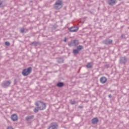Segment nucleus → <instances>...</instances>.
<instances>
[{
  "instance_id": "1",
  "label": "nucleus",
  "mask_w": 129,
  "mask_h": 129,
  "mask_svg": "<svg viewBox=\"0 0 129 129\" xmlns=\"http://www.w3.org/2000/svg\"><path fill=\"white\" fill-rule=\"evenodd\" d=\"M53 7L55 10H61L63 8V1L62 0H57Z\"/></svg>"
},
{
  "instance_id": "2",
  "label": "nucleus",
  "mask_w": 129,
  "mask_h": 129,
  "mask_svg": "<svg viewBox=\"0 0 129 129\" xmlns=\"http://www.w3.org/2000/svg\"><path fill=\"white\" fill-rule=\"evenodd\" d=\"M35 104L40 110H44L46 108V104L41 101H36Z\"/></svg>"
},
{
  "instance_id": "3",
  "label": "nucleus",
  "mask_w": 129,
  "mask_h": 129,
  "mask_svg": "<svg viewBox=\"0 0 129 129\" xmlns=\"http://www.w3.org/2000/svg\"><path fill=\"white\" fill-rule=\"evenodd\" d=\"M32 72V67H29L27 69H24L22 72V74L23 76H28L30 75Z\"/></svg>"
},
{
  "instance_id": "4",
  "label": "nucleus",
  "mask_w": 129,
  "mask_h": 129,
  "mask_svg": "<svg viewBox=\"0 0 129 129\" xmlns=\"http://www.w3.org/2000/svg\"><path fill=\"white\" fill-rule=\"evenodd\" d=\"M34 117L35 116H34V115L26 116L25 117V120H26L27 123H28V124H31L33 122V119H34Z\"/></svg>"
},
{
  "instance_id": "5",
  "label": "nucleus",
  "mask_w": 129,
  "mask_h": 129,
  "mask_svg": "<svg viewBox=\"0 0 129 129\" xmlns=\"http://www.w3.org/2000/svg\"><path fill=\"white\" fill-rule=\"evenodd\" d=\"M12 84V82L11 81H7L3 82L1 85L2 87H4V88H7V87H9V86Z\"/></svg>"
},
{
  "instance_id": "6",
  "label": "nucleus",
  "mask_w": 129,
  "mask_h": 129,
  "mask_svg": "<svg viewBox=\"0 0 129 129\" xmlns=\"http://www.w3.org/2000/svg\"><path fill=\"white\" fill-rule=\"evenodd\" d=\"M113 42V40L112 39H106L102 41L103 44H104V45H111Z\"/></svg>"
},
{
  "instance_id": "7",
  "label": "nucleus",
  "mask_w": 129,
  "mask_h": 129,
  "mask_svg": "<svg viewBox=\"0 0 129 129\" xmlns=\"http://www.w3.org/2000/svg\"><path fill=\"white\" fill-rule=\"evenodd\" d=\"M119 63L122 65H124L125 64V63H126V57H121L119 59Z\"/></svg>"
},
{
  "instance_id": "8",
  "label": "nucleus",
  "mask_w": 129,
  "mask_h": 129,
  "mask_svg": "<svg viewBox=\"0 0 129 129\" xmlns=\"http://www.w3.org/2000/svg\"><path fill=\"white\" fill-rule=\"evenodd\" d=\"M118 1H121V0H118ZM116 4V0H108V5L109 6H114Z\"/></svg>"
},
{
  "instance_id": "9",
  "label": "nucleus",
  "mask_w": 129,
  "mask_h": 129,
  "mask_svg": "<svg viewBox=\"0 0 129 129\" xmlns=\"http://www.w3.org/2000/svg\"><path fill=\"white\" fill-rule=\"evenodd\" d=\"M70 32H77L78 31V27L77 26H73L69 29Z\"/></svg>"
},
{
  "instance_id": "10",
  "label": "nucleus",
  "mask_w": 129,
  "mask_h": 129,
  "mask_svg": "<svg viewBox=\"0 0 129 129\" xmlns=\"http://www.w3.org/2000/svg\"><path fill=\"white\" fill-rule=\"evenodd\" d=\"M11 118L13 121H17L18 120V115L16 114H14L11 116Z\"/></svg>"
},
{
  "instance_id": "11",
  "label": "nucleus",
  "mask_w": 129,
  "mask_h": 129,
  "mask_svg": "<svg viewBox=\"0 0 129 129\" xmlns=\"http://www.w3.org/2000/svg\"><path fill=\"white\" fill-rule=\"evenodd\" d=\"M107 81V79H106V78H105V77H101L100 79V81L101 83H102V84H104V83H105V82H106Z\"/></svg>"
},
{
  "instance_id": "12",
  "label": "nucleus",
  "mask_w": 129,
  "mask_h": 129,
  "mask_svg": "<svg viewBox=\"0 0 129 129\" xmlns=\"http://www.w3.org/2000/svg\"><path fill=\"white\" fill-rule=\"evenodd\" d=\"M92 124H96L98 122V119L97 117L93 118L91 120Z\"/></svg>"
},
{
  "instance_id": "13",
  "label": "nucleus",
  "mask_w": 129,
  "mask_h": 129,
  "mask_svg": "<svg viewBox=\"0 0 129 129\" xmlns=\"http://www.w3.org/2000/svg\"><path fill=\"white\" fill-rule=\"evenodd\" d=\"M57 87H59V88H61V87H63L64 86V83L61 82H59L56 84Z\"/></svg>"
},
{
  "instance_id": "14",
  "label": "nucleus",
  "mask_w": 129,
  "mask_h": 129,
  "mask_svg": "<svg viewBox=\"0 0 129 129\" xmlns=\"http://www.w3.org/2000/svg\"><path fill=\"white\" fill-rule=\"evenodd\" d=\"M57 62L60 64L61 63H64V59H63L62 57L57 58Z\"/></svg>"
},
{
  "instance_id": "15",
  "label": "nucleus",
  "mask_w": 129,
  "mask_h": 129,
  "mask_svg": "<svg viewBox=\"0 0 129 129\" xmlns=\"http://www.w3.org/2000/svg\"><path fill=\"white\" fill-rule=\"evenodd\" d=\"M20 32L22 33V34H24V33L28 32V30L25 29L24 28H20Z\"/></svg>"
},
{
  "instance_id": "16",
  "label": "nucleus",
  "mask_w": 129,
  "mask_h": 129,
  "mask_svg": "<svg viewBox=\"0 0 129 129\" xmlns=\"http://www.w3.org/2000/svg\"><path fill=\"white\" fill-rule=\"evenodd\" d=\"M31 46H38L39 45V42L37 41H34L30 43Z\"/></svg>"
},
{
  "instance_id": "17",
  "label": "nucleus",
  "mask_w": 129,
  "mask_h": 129,
  "mask_svg": "<svg viewBox=\"0 0 129 129\" xmlns=\"http://www.w3.org/2000/svg\"><path fill=\"white\" fill-rule=\"evenodd\" d=\"M82 49H83V46L82 45H79L77 46V49L79 51H81V50H82Z\"/></svg>"
},
{
  "instance_id": "18",
  "label": "nucleus",
  "mask_w": 129,
  "mask_h": 129,
  "mask_svg": "<svg viewBox=\"0 0 129 129\" xmlns=\"http://www.w3.org/2000/svg\"><path fill=\"white\" fill-rule=\"evenodd\" d=\"M73 42H74V45L75 46H77V45L79 44V41H78V40H74Z\"/></svg>"
},
{
  "instance_id": "19",
  "label": "nucleus",
  "mask_w": 129,
  "mask_h": 129,
  "mask_svg": "<svg viewBox=\"0 0 129 129\" xmlns=\"http://www.w3.org/2000/svg\"><path fill=\"white\" fill-rule=\"evenodd\" d=\"M86 67L87 68H91L92 67V64H91V62H88Z\"/></svg>"
},
{
  "instance_id": "20",
  "label": "nucleus",
  "mask_w": 129,
  "mask_h": 129,
  "mask_svg": "<svg viewBox=\"0 0 129 129\" xmlns=\"http://www.w3.org/2000/svg\"><path fill=\"white\" fill-rule=\"evenodd\" d=\"M48 129H57V127L56 126V125H51L49 126Z\"/></svg>"
},
{
  "instance_id": "21",
  "label": "nucleus",
  "mask_w": 129,
  "mask_h": 129,
  "mask_svg": "<svg viewBox=\"0 0 129 129\" xmlns=\"http://www.w3.org/2000/svg\"><path fill=\"white\" fill-rule=\"evenodd\" d=\"M68 46L69 47H73V46L74 45V41H71L69 44H68Z\"/></svg>"
},
{
  "instance_id": "22",
  "label": "nucleus",
  "mask_w": 129,
  "mask_h": 129,
  "mask_svg": "<svg viewBox=\"0 0 129 129\" xmlns=\"http://www.w3.org/2000/svg\"><path fill=\"white\" fill-rule=\"evenodd\" d=\"M73 53L74 54H79V51L78 49H74L73 50Z\"/></svg>"
},
{
  "instance_id": "23",
  "label": "nucleus",
  "mask_w": 129,
  "mask_h": 129,
  "mask_svg": "<svg viewBox=\"0 0 129 129\" xmlns=\"http://www.w3.org/2000/svg\"><path fill=\"white\" fill-rule=\"evenodd\" d=\"M34 111L35 113H37V112H39V108H38V107H35L34 109Z\"/></svg>"
},
{
  "instance_id": "24",
  "label": "nucleus",
  "mask_w": 129,
  "mask_h": 129,
  "mask_svg": "<svg viewBox=\"0 0 129 129\" xmlns=\"http://www.w3.org/2000/svg\"><path fill=\"white\" fill-rule=\"evenodd\" d=\"M5 44L6 46H10V45H11V43L8 41L5 42Z\"/></svg>"
},
{
  "instance_id": "25",
  "label": "nucleus",
  "mask_w": 129,
  "mask_h": 129,
  "mask_svg": "<svg viewBox=\"0 0 129 129\" xmlns=\"http://www.w3.org/2000/svg\"><path fill=\"white\" fill-rule=\"evenodd\" d=\"M17 83H18V79H15L14 80V85H16V84H17Z\"/></svg>"
},
{
  "instance_id": "26",
  "label": "nucleus",
  "mask_w": 129,
  "mask_h": 129,
  "mask_svg": "<svg viewBox=\"0 0 129 129\" xmlns=\"http://www.w3.org/2000/svg\"><path fill=\"white\" fill-rule=\"evenodd\" d=\"M4 7V5H3V2H2L1 0H0V8H2Z\"/></svg>"
},
{
  "instance_id": "27",
  "label": "nucleus",
  "mask_w": 129,
  "mask_h": 129,
  "mask_svg": "<svg viewBox=\"0 0 129 129\" xmlns=\"http://www.w3.org/2000/svg\"><path fill=\"white\" fill-rule=\"evenodd\" d=\"M71 104H75V103H76V101H72L71 102Z\"/></svg>"
},
{
  "instance_id": "28",
  "label": "nucleus",
  "mask_w": 129,
  "mask_h": 129,
  "mask_svg": "<svg viewBox=\"0 0 129 129\" xmlns=\"http://www.w3.org/2000/svg\"><path fill=\"white\" fill-rule=\"evenodd\" d=\"M105 67L106 68H108L109 67V64H105Z\"/></svg>"
},
{
  "instance_id": "29",
  "label": "nucleus",
  "mask_w": 129,
  "mask_h": 129,
  "mask_svg": "<svg viewBox=\"0 0 129 129\" xmlns=\"http://www.w3.org/2000/svg\"><path fill=\"white\" fill-rule=\"evenodd\" d=\"M121 38L122 39H125V36L124 35H121Z\"/></svg>"
},
{
  "instance_id": "30",
  "label": "nucleus",
  "mask_w": 129,
  "mask_h": 129,
  "mask_svg": "<svg viewBox=\"0 0 129 129\" xmlns=\"http://www.w3.org/2000/svg\"><path fill=\"white\" fill-rule=\"evenodd\" d=\"M63 42H67V38L66 37L64 38V40H63Z\"/></svg>"
},
{
  "instance_id": "31",
  "label": "nucleus",
  "mask_w": 129,
  "mask_h": 129,
  "mask_svg": "<svg viewBox=\"0 0 129 129\" xmlns=\"http://www.w3.org/2000/svg\"><path fill=\"white\" fill-rule=\"evenodd\" d=\"M108 97H109V98H111V97H112V96H111V94L108 95Z\"/></svg>"
},
{
  "instance_id": "32",
  "label": "nucleus",
  "mask_w": 129,
  "mask_h": 129,
  "mask_svg": "<svg viewBox=\"0 0 129 129\" xmlns=\"http://www.w3.org/2000/svg\"><path fill=\"white\" fill-rule=\"evenodd\" d=\"M79 108H83V106H79Z\"/></svg>"
},
{
  "instance_id": "33",
  "label": "nucleus",
  "mask_w": 129,
  "mask_h": 129,
  "mask_svg": "<svg viewBox=\"0 0 129 129\" xmlns=\"http://www.w3.org/2000/svg\"><path fill=\"white\" fill-rule=\"evenodd\" d=\"M53 28L54 29V30H56V29H57V26H53Z\"/></svg>"
},
{
  "instance_id": "34",
  "label": "nucleus",
  "mask_w": 129,
  "mask_h": 129,
  "mask_svg": "<svg viewBox=\"0 0 129 129\" xmlns=\"http://www.w3.org/2000/svg\"><path fill=\"white\" fill-rule=\"evenodd\" d=\"M90 13L91 14V15H92V12L91 11H89Z\"/></svg>"
}]
</instances>
